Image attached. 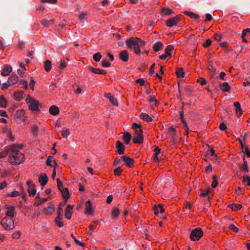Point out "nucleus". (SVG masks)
Here are the masks:
<instances>
[{"label":"nucleus","mask_w":250,"mask_h":250,"mask_svg":"<svg viewBox=\"0 0 250 250\" xmlns=\"http://www.w3.org/2000/svg\"><path fill=\"white\" fill-rule=\"evenodd\" d=\"M22 148L21 145H12L8 150V161L13 165L21 164L24 161V155L20 151Z\"/></svg>","instance_id":"nucleus-1"},{"label":"nucleus","mask_w":250,"mask_h":250,"mask_svg":"<svg viewBox=\"0 0 250 250\" xmlns=\"http://www.w3.org/2000/svg\"><path fill=\"white\" fill-rule=\"evenodd\" d=\"M125 43L128 48L133 50L136 55H140V48L145 45L146 42L139 38L132 37L126 40Z\"/></svg>","instance_id":"nucleus-2"},{"label":"nucleus","mask_w":250,"mask_h":250,"mask_svg":"<svg viewBox=\"0 0 250 250\" xmlns=\"http://www.w3.org/2000/svg\"><path fill=\"white\" fill-rule=\"evenodd\" d=\"M132 129L135 130L132 142L134 144H141L143 143L144 137L143 131L141 129V125L137 123H134L132 126Z\"/></svg>","instance_id":"nucleus-3"},{"label":"nucleus","mask_w":250,"mask_h":250,"mask_svg":"<svg viewBox=\"0 0 250 250\" xmlns=\"http://www.w3.org/2000/svg\"><path fill=\"white\" fill-rule=\"evenodd\" d=\"M25 102L30 110L37 111L39 110L40 106L41 107L39 102L32 98L30 95L27 96Z\"/></svg>","instance_id":"nucleus-4"},{"label":"nucleus","mask_w":250,"mask_h":250,"mask_svg":"<svg viewBox=\"0 0 250 250\" xmlns=\"http://www.w3.org/2000/svg\"><path fill=\"white\" fill-rule=\"evenodd\" d=\"M0 224L5 230H11L15 227L14 220L11 218L4 217L0 221Z\"/></svg>","instance_id":"nucleus-5"},{"label":"nucleus","mask_w":250,"mask_h":250,"mask_svg":"<svg viewBox=\"0 0 250 250\" xmlns=\"http://www.w3.org/2000/svg\"><path fill=\"white\" fill-rule=\"evenodd\" d=\"M203 235V231L200 228L194 229L190 234V238L193 241H198Z\"/></svg>","instance_id":"nucleus-6"},{"label":"nucleus","mask_w":250,"mask_h":250,"mask_svg":"<svg viewBox=\"0 0 250 250\" xmlns=\"http://www.w3.org/2000/svg\"><path fill=\"white\" fill-rule=\"evenodd\" d=\"M182 16L181 15H177L168 19L166 21V24L167 26L171 27L176 25L181 20Z\"/></svg>","instance_id":"nucleus-7"},{"label":"nucleus","mask_w":250,"mask_h":250,"mask_svg":"<svg viewBox=\"0 0 250 250\" xmlns=\"http://www.w3.org/2000/svg\"><path fill=\"white\" fill-rule=\"evenodd\" d=\"M14 119L18 124H21L25 121V112L23 110H17L14 116Z\"/></svg>","instance_id":"nucleus-8"},{"label":"nucleus","mask_w":250,"mask_h":250,"mask_svg":"<svg viewBox=\"0 0 250 250\" xmlns=\"http://www.w3.org/2000/svg\"><path fill=\"white\" fill-rule=\"evenodd\" d=\"M28 186L27 191L30 196H34L36 193V189L34 184L31 181L27 182Z\"/></svg>","instance_id":"nucleus-9"},{"label":"nucleus","mask_w":250,"mask_h":250,"mask_svg":"<svg viewBox=\"0 0 250 250\" xmlns=\"http://www.w3.org/2000/svg\"><path fill=\"white\" fill-rule=\"evenodd\" d=\"M121 159L124 163V164L128 167H132L134 163V160L126 155L121 157Z\"/></svg>","instance_id":"nucleus-10"},{"label":"nucleus","mask_w":250,"mask_h":250,"mask_svg":"<svg viewBox=\"0 0 250 250\" xmlns=\"http://www.w3.org/2000/svg\"><path fill=\"white\" fill-rule=\"evenodd\" d=\"M119 59L124 62H127L129 59V53L127 50L121 51L119 54Z\"/></svg>","instance_id":"nucleus-11"},{"label":"nucleus","mask_w":250,"mask_h":250,"mask_svg":"<svg viewBox=\"0 0 250 250\" xmlns=\"http://www.w3.org/2000/svg\"><path fill=\"white\" fill-rule=\"evenodd\" d=\"M12 71V68L9 64H6L2 69L1 75L2 76H7Z\"/></svg>","instance_id":"nucleus-12"},{"label":"nucleus","mask_w":250,"mask_h":250,"mask_svg":"<svg viewBox=\"0 0 250 250\" xmlns=\"http://www.w3.org/2000/svg\"><path fill=\"white\" fill-rule=\"evenodd\" d=\"M116 147V151L119 155H122L124 153L125 146L120 141H117Z\"/></svg>","instance_id":"nucleus-13"},{"label":"nucleus","mask_w":250,"mask_h":250,"mask_svg":"<svg viewBox=\"0 0 250 250\" xmlns=\"http://www.w3.org/2000/svg\"><path fill=\"white\" fill-rule=\"evenodd\" d=\"M73 206L70 205L67 206L65 211L64 216L67 219H70L71 217Z\"/></svg>","instance_id":"nucleus-14"},{"label":"nucleus","mask_w":250,"mask_h":250,"mask_svg":"<svg viewBox=\"0 0 250 250\" xmlns=\"http://www.w3.org/2000/svg\"><path fill=\"white\" fill-rule=\"evenodd\" d=\"M18 81L19 77L16 74H12L8 79V83L11 85L16 84Z\"/></svg>","instance_id":"nucleus-15"},{"label":"nucleus","mask_w":250,"mask_h":250,"mask_svg":"<svg viewBox=\"0 0 250 250\" xmlns=\"http://www.w3.org/2000/svg\"><path fill=\"white\" fill-rule=\"evenodd\" d=\"M48 178L45 174H40L39 176V182L42 186H44L47 183Z\"/></svg>","instance_id":"nucleus-16"},{"label":"nucleus","mask_w":250,"mask_h":250,"mask_svg":"<svg viewBox=\"0 0 250 250\" xmlns=\"http://www.w3.org/2000/svg\"><path fill=\"white\" fill-rule=\"evenodd\" d=\"M154 214L158 215L159 213H163L165 212V209L162 204H159L157 206H154L153 207Z\"/></svg>","instance_id":"nucleus-17"},{"label":"nucleus","mask_w":250,"mask_h":250,"mask_svg":"<svg viewBox=\"0 0 250 250\" xmlns=\"http://www.w3.org/2000/svg\"><path fill=\"white\" fill-rule=\"evenodd\" d=\"M54 210V205L52 203H49L48 207L44 208L43 213L46 215H50Z\"/></svg>","instance_id":"nucleus-18"},{"label":"nucleus","mask_w":250,"mask_h":250,"mask_svg":"<svg viewBox=\"0 0 250 250\" xmlns=\"http://www.w3.org/2000/svg\"><path fill=\"white\" fill-rule=\"evenodd\" d=\"M104 96L105 97L108 98L110 102L114 105H118V102L117 100L112 95V94L110 93H104Z\"/></svg>","instance_id":"nucleus-19"},{"label":"nucleus","mask_w":250,"mask_h":250,"mask_svg":"<svg viewBox=\"0 0 250 250\" xmlns=\"http://www.w3.org/2000/svg\"><path fill=\"white\" fill-rule=\"evenodd\" d=\"M49 112L50 114L53 116H56L59 114L60 110L58 106L56 105H52L49 108Z\"/></svg>","instance_id":"nucleus-20"},{"label":"nucleus","mask_w":250,"mask_h":250,"mask_svg":"<svg viewBox=\"0 0 250 250\" xmlns=\"http://www.w3.org/2000/svg\"><path fill=\"white\" fill-rule=\"evenodd\" d=\"M89 69L91 71V72H92V73H93L94 74H102V75H105L107 74V72L106 71H105L104 70L101 69L100 68H95V67H90Z\"/></svg>","instance_id":"nucleus-21"},{"label":"nucleus","mask_w":250,"mask_h":250,"mask_svg":"<svg viewBox=\"0 0 250 250\" xmlns=\"http://www.w3.org/2000/svg\"><path fill=\"white\" fill-rule=\"evenodd\" d=\"M85 206V213L89 215L93 213V210L92 209L91 204L89 200L86 202Z\"/></svg>","instance_id":"nucleus-22"},{"label":"nucleus","mask_w":250,"mask_h":250,"mask_svg":"<svg viewBox=\"0 0 250 250\" xmlns=\"http://www.w3.org/2000/svg\"><path fill=\"white\" fill-rule=\"evenodd\" d=\"M164 45L161 42H157L153 46V49L154 52H157L162 50L163 48Z\"/></svg>","instance_id":"nucleus-23"},{"label":"nucleus","mask_w":250,"mask_h":250,"mask_svg":"<svg viewBox=\"0 0 250 250\" xmlns=\"http://www.w3.org/2000/svg\"><path fill=\"white\" fill-rule=\"evenodd\" d=\"M7 211L6 214L7 216L12 218L15 213V208L13 206H9L7 207Z\"/></svg>","instance_id":"nucleus-24"},{"label":"nucleus","mask_w":250,"mask_h":250,"mask_svg":"<svg viewBox=\"0 0 250 250\" xmlns=\"http://www.w3.org/2000/svg\"><path fill=\"white\" fill-rule=\"evenodd\" d=\"M161 149L158 147V146H156L155 147V148L154 149V153L153 154V156L152 157L153 160L154 161H157L158 162H159V159L158 158V156L160 153Z\"/></svg>","instance_id":"nucleus-25"},{"label":"nucleus","mask_w":250,"mask_h":250,"mask_svg":"<svg viewBox=\"0 0 250 250\" xmlns=\"http://www.w3.org/2000/svg\"><path fill=\"white\" fill-rule=\"evenodd\" d=\"M173 13V11L172 9H169L168 7L163 8L161 10L160 14L162 15H170Z\"/></svg>","instance_id":"nucleus-26"},{"label":"nucleus","mask_w":250,"mask_h":250,"mask_svg":"<svg viewBox=\"0 0 250 250\" xmlns=\"http://www.w3.org/2000/svg\"><path fill=\"white\" fill-rule=\"evenodd\" d=\"M23 91H16L14 93V97L17 101H20L23 98Z\"/></svg>","instance_id":"nucleus-27"},{"label":"nucleus","mask_w":250,"mask_h":250,"mask_svg":"<svg viewBox=\"0 0 250 250\" xmlns=\"http://www.w3.org/2000/svg\"><path fill=\"white\" fill-rule=\"evenodd\" d=\"M210 189L208 190H203L200 189V195L202 197L206 198L207 197L208 199L210 198L209 193H210Z\"/></svg>","instance_id":"nucleus-28"},{"label":"nucleus","mask_w":250,"mask_h":250,"mask_svg":"<svg viewBox=\"0 0 250 250\" xmlns=\"http://www.w3.org/2000/svg\"><path fill=\"white\" fill-rule=\"evenodd\" d=\"M89 14L87 12H80L78 16V19L81 21H83L89 17Z\"/></svg>","instance_id":"nucleus-29"},{"label":"nucleus","mask_w":250,"mask_h":250,"mask_svg":"<svg viewBox=\"0 0 250 250\" xmlns=\"http://www.w3.org/2000/svg\"><path fill=\"white\" fill-rule=\"evenodd\" d=\"M140 117L141 119L147 122H150L152 121V117L145 113H142Z\"/></svg>","instance_id":"nucleus-30"},{"label":"nucleus","mask_w":250,"mask_h":250,"mask_svg":"<svg viewBox=\"0 0 250 250\" xmlns=\"http://www.w3.org/2000/svg\"><path fill=\"white\" fill-rule=\"evenodd\" d=\"M52 68L51 62L50 61L47 60L44 62V69L47 72L50 71Z\"/></svg>","instance_id":"nucleus-31"},{"label":"nucleus","mask_w":250,"mask_h":250,"mask_svg":"<svg viewBox=\"0 0 250 250\" xmlns=\"http://www.w3.org/2000/svg\"><path fill=\"white\" fill-rule=\"evenodd\" d=\"M131 139V136L129 132H126L124 133L123 139L126 145H128Z\"/></svg>","instance_id":"nucleus-32"},{"label":"nucleus","mask_w":250,"mask_h":250,"mask_svg":"<svg viewBox=\"0 0 250 250\" xmlns=\"http://www.w3.org/2000/svg\"><path fill=\"white\" fill-rule=\"evenodd\" d=\"M61 192L62 193L63 199L65 200V201H67L70 197L68 189L66 188H64L61 190Z\"/></svg>","instance_id":"nucleus-33"},{"label":"nucleus","mask_w":250,"mask_h":250,"mask_svg":"<svg viewBox=\"0 0 250 250\" xmlns=\"http://www.w3.org/2000/svg\"><path fill=\"white\" fill-rule=\"evenodd\" d=\"M119 214V209L117 208L114 207L112 209L111 218L113 219L116 218H117Z\"/></svg>","instance_id":"nucleus-34"},{"label":"nucleus","mask_w":250,"mask_h":250,"mask_svg":"<svg viewBox=\"0 0 250 250\" xmlns=\"http://www.w3.org/2000/svg\"><path fill=\"white\" fill-rule=\"evenodd\" d=\"M55 20L54 19L50 20L49 21L46 20H42L41 21V24L45 27H48L50 24V22L53 23H54Z\"/></svg>","instance_id":"nucleus-35"},{"label":"nucleus","mask_w":250,"mask_h":250,"mask_svg":"<svg viewBox=\"0 0 250 250\" xmlns=\"http://www.w3.org/2000/svg\"><path fill=\"white\" fill-rule=\"evenodd\" d=\"M220 88L223 91H229L230 89V87L228 83L225 82L220 84Z\"/></svg>","instance_id":"nucleus-36"},{"label":"nucleus","mask_w":250,"mask_h":250,"mask_svg":"<svg viewBox=\"0 0 250 250\" xmlns=\"http://www.w3.org/2000/svg\"><path fill=\"white\" fill-rule=\"evenodd\" d=\"M7 106V101L2 95L0 96V106L5 108Z\"/></svg>","instance_id":"nucleus-37"},{"label":"nucleus","mask_w":250,"mask_h":250,"mask_svg":"<svg viewBox=\"0 0 250 250\" xmlns=\"http://www.w3.org/2000/svg\"><path fill=\"white\" fill-rule=\"evenodd\" d=\"M184 14L192 19H198L199 18V16L198 14L194 13L192 12L185 11L184 12Z\"/></svg>","instance_id":"nucleus-38"},{"label":"nucleus","mask_w":250,"mask_h":250,"mask_svg":"<svg viewBox=\"0 0 250 250\" xmlns=\"http://www.w3.org/2000/svg\"><path fill=\"white\" fill-rule=\"evenodd\" d=\"M229 207L232 210L236 211L242 208V205L238 204H232L229 205Z\"/></svg>","instance_id":"nucleus-39"},{"label":"nucleus","mask_w":250,"mask_h":250,"mask_svg":"<svg viewBox=\"0 0 250 250\" xmlns=\"http://www.w3.org/2000/svg\"><path fill=\"white\" fill-rule=\"evenodd\" d=\"M174 49V47L171 45H169L167 46L166 49H165V53L168 55L169 57H171V51L173 50Z\"/></svg>","instance_id":"nucleus-40"},{"label":"nucleus","mask_w":250,"mask_h":250,"mask_svg":"<svg viewBox=\"0 0 250 250\" xmlns=\"http://www.w3.org/2000/svg\"><path fill=\"white\" fill-rule=\"evenodd\" d=\"M240 169L241 170L245 171L247 173L249 171L248 165L245 158L243 159V166L240 167Z\"/></svg>","instance_id":"nucleus-41"},{"label":"nucleus","mask_w":250,"mask_h":250,"mask_svg":"<svg viewBox=\"0 0 250 250\" xmlns=\"http://www.w3.org/2000/svg\"><path fill=\"white\" fill-rule=\"evenodd\" d=\"M177 77L178 78H184L185 77V73L183 68H178L175 72Z\"/></svg>","instance_id":"nucleus-42"},{"label":"nucleus","mask_w":250,"mask_h":250,"mask_svg":"<svg viewBox=\"0 0 250 250\" xmlns=\"http://www.w3.org/2000/svg\"><path fill=\"white\" fill-rule=\"evenodd\" d=\"M234 105L236 108V111L237 113L239 112V115H241L243 113L242 110L241 108L240 104L238 102H236L234 103Z\"/></svg>","instance_id":"nucleus-43"},{"label":"nucleus","mask_w":250,"mask_h":250,"mask_svg":"<svg viewBox=\"0 0 250 250\" xmlns=\"http://www.w3.org/2000/svg\"><path fill=\"white\" fill-rule=\"evenodd\" d=\"M62 218L60 216H57L55 218V224L57 226L59 227L60 228H62L63 226V224L62 222L61 221Z\"/></svg>","instance_id":"nucleus-44"},{"label":"nucleus","mask_w":250,"mask_h":250,"mask_svg":"<svg viewBox=\"0 0 250 250\" xmlns=\"http://www.w3.org/2000/svg\"><path fill=\"white\" fill-rule=\"evenodd\" d=\"M242 182L248 186H250V177L245 174L243 176Z\"/></svg>","instance_id":"nucleus-45"},{"label":"nucleus","mask_w":250,"mask_h":250,"mask_svg":"<svg viewBox=\"0 0 250 250\" xmlns=\"http://www.w3.org/2000/svg\"><path fill=\"white\" fill-rule=\"evenodd\" d=\"M41 201H42V198L41 197H40L39 195V194H38L37 196H36V197L35 198V199L34 205L35 206H38L41 205V204H42Z\"/></svg>","instance_id":"nucleus-46"},{"label":"nucleus","mask_w":250,"mask_h":250,"mask_svg":"<svg viewBox=\"0 0 250 250\" xmlns=\"http://www.w3.org/2000/svg\"><path fill=\"white\" fill-rule=\"evenodd\" d=\"M61 133L63 138H67L70 135V132L68 128L63 129Z\"/></svg>","instance_id":"nucleus-47"},{"label":"nucleus","mask_w":250,"mask_h":250,"mask_svg":"<svg viewBox=\"0 0 250 250\" xmlns=\"http://www.w3.org/2000/svg\"><path fill=\"white\" fill-rule=\"evenodd\" d=\"M101 58H102V55H101V53L99 52L96 53L93 56V60L96 62H99L100 61Z\"/></svg>","instance_id":"nucleus-48"},{"label":"nucleus","mask_w":250,"mask_h":250,"mask_svg":"<svg viewBox=\"0 0 250 250\" xmlns=\"http://www.w3.org/2000/svg\"><path fill=\"white\" fill-rule=\"evenodd\" d=\"M197 82L200 84L201 85L203 86L207 84V82L206 79L203 77H199L197 80Z\"/></svg>","instance_id":"nucleus-49"},{"label":"nucleus","mask_w":250,"mask_h":250,"mask_svg":"<svg viewBox=\"0 0 250 250\" xmlns=\"http://www.w3.org/2000/svg\"><path fill=\"white\" fill-rule=\"evenodd\" d=\"M32 133L34 135L37 136L38 133L39 128L36 125H33L31 127Z\"/></svg>","instance_id":"nucleus-50"},{"label":"nucleus","mask_w":250,"mask_h":250,"mask_svg":"<svg viewBox=\"0 0 250 250\" xmlns=\"http://www.w3.org/2000/svg\"><path fill=\"white\" fill-rule=\"evenodd\" d=\"M123 172L122 169L121 168V167L119 166L117 168H115L114 170V173L115 175L119 176L121 175Z\"/></svg>","instance_id":"nucleus-51"},{"label":"nucleus","mask_w":250,"mask_h":250,"mask_svg":"<svg viewBox=\"0 0 250 250\" xmlns=\"http://www.w3.org/2000/svg\"><path fill=\"white\" fill-rule=\"evenodd\" d=\"M222 37V34L219 32H217L214 35V39L217 41H220Z\"/></svg>","instance_id":"nucleus-52"},{"label":"nucleus","mask_w":250,"mask_h":250,"mask_svg":"<svg viewBox=\"0 0 250 250\" xmlns=\"http://www.w3.org/2000/svg\"><path fill=\"white\" fill-rule=\"evenodd\" d=\"M122 159L117 157L115 159L114 161L113 162V165L114 166L119 165L120 167L122 165L121 162Z\"/></svg>","instance_id":"nucleus-53"},{"label":"nucleus","mask_w":250,"mask_h":250,"mask_svg":"<svg viewBox=\"0 0 250 250\" xmlns=\"http://www.w3.org/2000/svg\"><path fill=\"white\" fill-rule=\"evenodd\" d=\"M209 154L211 156H214L215 157V160L216 162H219V158H218L217 154L215 153V151H214V150L212 148L210 149Z\"/></svg>","instance_id":"nucleus-54"},{"label":"nucleus","mask_w":250,"mask_h":250,"mask_svg":"<svg viewBox=\"0 0 250 250\" xmlns=\"http://www.w3.org/2000/svg\"><path fill=\"white\" fill-rule=\"evenodd\" d=\"M20 83L21 86V87L24 88L25 89H26L28 88V83L27 81L21 80L20 82Z\"/></svg>","instance_id":"nucleus-55"},{"label":"nucleus","mask_w":250,"mask_h":250,"mask_svg":"<svg viewBox=\"0 0 250 250\" xmlns=\"http://www.w3.org/2000/svg\"><path fill=\"white\" fill-rule=\"evenodd\" d=\"M218 185V181L217 180L216 177L215 176H213V182L211 184V187L212 188H215L217 187Z\"/></svg>","instance_id":"nucleus-56"},{"label":"nucleus","mask_w":250,"mask_h":250,"mask_svg":"<svg viewBox=\"0 0 250 250\" xmlns=\"http://www.w3.org/2000/svg\"><path fill=\"white\" fill-rule=\"evenodd\" d=\"M247 31H249V28H247V29H244L242 32V38L243 42H247V41L246 40V39L245 38V36L247 35Z\"/></svg>","instance_id":"nucleus-57"},{"label":"nucleus","mask_w":250,"mask_h":250,"mask_svg":"<svg viewBox=\"0 0 250 250\" xmlns=\"http://www.w3.org/2000/svg\"><path fill=\"white\" fill-rule=\"evenodd\" d=\"M102 65L104 67H108L110 66L111 63L106 60H104L102 62Z\"/></svg>","instance_id":"nucleus-58"},{"label":"nucleus","mask_w":250,"mask_h":250,"mask_svg":"<svg viewBox=\"0 0 250 250\" xmlns=\"http://www.w3.org/2000/svg\"><path fill=\"white\" fill-rule=\"evenodd\" d=\"M192 207V205L188 202H186L184 204V206L183 207L184 211H185V209L188 208V209H190Z\"/></svg>","instance_id":"nucleus-59"},{"label":"nucleus","mask_w":250,"mask_h":250,"mask_svg":"<svg viewBox=\"0 0 250 250\" xmlns=\"http://www.w3.org/2000/svg\"><path fill=\"white\" fill-rule=\"evenodd\" d=\"M229 229L234 232H237L239 230L238 228L233 224H231L229 226Z\"/></svg>","instance_id":"nucleus-60"},{"label":"nucleus","mask_w":250,"mask_h":250,"mask_svg":"<svg viewBox=\"0 0 250 250\" xmlns=\"http://www.w3.org/2000/svg\"><path fill=\"white\" fill-rule=\"evenodd\" d=\"M98 225V223L96 222H94L91 223L88 227L89 230H93L96 229Z\"/></svg>","instance_id":"nucleus-61"},{"label":"nucleus","mask_w":250,"mask_h":250,"mask_svg":"<svg viewBox=\"0 0 250 250\" xmlns=\"http://www.w3.org/2000/svg\"><path fill=\"white\" fill-rule=\"evenodd\" d=\"M19 195H20L19 192V191H12L8 194V196H10L11 197H15L18 196Z\"/></svg>","instance_id":"nucleus-62"},{"label":"nucleus","mask_w":250,"mask_h":250,"mask_svg":"<svg viewBox=\"0 0 250 250\" xmlns=\"http://www.w3.org/2000/svg\"><path fill=\"white\" fill-rule=\"evenodd\" d=\"M57 181L58 188L61 191L63 189V188H64L63 187L62 183L58 178L57 179Z\"/></svg>","instance_id":"nucleus-63"},{"label":"nucleus","mask_w":250,"mask_h":250,"mask_svg":"<svg viewBox=\"0 0 250 250\" xmlns=\"http://www.w3.org/2000/svg\"><path fill=\"white\" fill-rule=\"evenodd\" d=\"M21 233L20 231H16L12 234V237L13 239H19Z\"/></svg>","instance_id":"nucleus-64"}]
</instances>
